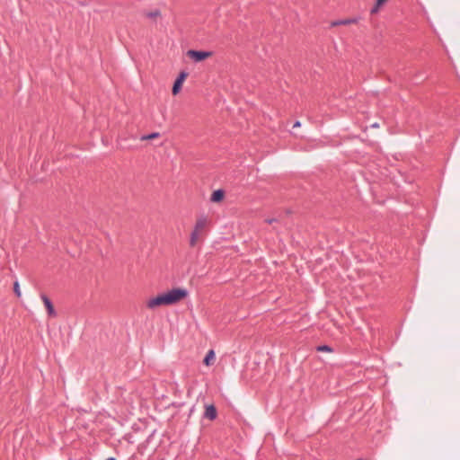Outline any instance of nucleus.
<instances>
[{
  "label": "nucleus",
  "mask_w": 460,
  "mask_h": 460,
  "mask_svg": "<svg viewBox=\"0 0 460 460\" xmlns=\"http://www.w3.org/2000/svg\"><path fill=\"white\" fill-rule=\"evenodd\" d=\"M386 0H376L375 5L371 9V13H376L378 12L379 8L385 4Z\"/></svg>",
  "instance_id": "9b49d317"
},
{
  "label": "nucleus",
  "mask_w": 460,
  "mask_h": 460,
  "mask_svg": "<svg viewBox=\"0 0 460 460\" xmlns=\"http://www.w3.org/2000/svg\"><path fill=\"white\" fill-rule=\"evenodd\" d=\"M214 358H215V351L213 349H210L205 356V358L203 359V363L206 366H209L211 364V360H213Z\"/></svg>",
  "instance_id": "6e6552de"
},
{
  "label": "nucleus",
  "mask_w": 460,
  "mask_h": 460,
  "mask_svg": "<svg viewBox=\"0 0 460 460\" xmlns=\"http://www.w3.org/2000/svg\"><path fill=\"white\" fill-rule=\"evenodd\" d=\"M378 127H379V125H378V123H376H376H373V124L371 125V128H378Z\"/></svg>",
  "instance_id": "a211bd4d"
},
{
  "label": "nucleus",
  "mask_w": 460,
  "mask_h": 460,
  "mask_svg": "<svg viewBox=\"0 0 460 460\" xmlns=\"http://www.w3.org/2000/svg\"><path fill=\"white\" fill-rule=\"evenodd\" d=\"M128 441L129 443H133V441L131 440V438H128Z\"/></svg>",
  "instance_id": "aec40b11"
},
{
  "label": "nucleus",
  "mask_w": 460,
  "mask_h": 460,
  "mask_svg": "<svg viewBox=\"0 0 460 460\" xmlns=\"http://www.w3.org/2000/svg\"><path fill=\"white\" fill-rule=\"evenodd\" d=\"M158 15H160V11L159 10H155L154 12H149V13H146V16L150 17V18L156 17Z\"/></svg>",
  "instance_id": "2eb2a0df"
},
{
  "label": "nucleus",
  "mask_w": 460,
  "mask_h": 460,
  "mask_svg": "<svg viewBox=\"0 0 460 460\" xmlns=\"http://www.w3.org/2000/svg\"><path fill=\"white\" fill-rule=\"evenodd\" d=\"M208 216L205 214H202V215L199 216V217L197 218V221L194 225L193 230L200 233V231L203 228H205V226L208 225Z\"/></svg>",
  "instance_id": "39448f33"
},
{
  "label": "nucleus",
  "mask_w": 460,
  "mask_h": 460,
  "mask_svg": "<svg viewBox=\"0 0 460 460\" xmlns=\"http://www.w3.org/2000/svg\"><path fill=\"white\" fill-rule=\"evenodd\" d=\"M350 22H351L350 20H339V21L333 22L332 23V26H337V25H341V24H349Z\"/></svg>",
  "instance_id": "4468645a"
},
{
  "label": "nucleus",
  "mask_w": 460,
  "mask_h": 460,
  "mask_svg": "<svg viewBox=\"0 0 460 460\" xmlns=\"http://www.w3.org/2000/svg\"><path fill=\"white\" fill-rule=\"evenodd\" d=\"M276 221H277L276 218H267V219H265V222L268 223V224H272V223H274Z\"/></svg>",
  "instance_id": "dca6fc26"
},
{
  "label": "nucleus",
  "mask_w": 460,
  "mask_h": 460,
  "mask_svg": "<svg viewBox=\"0 0 460 460\" xmlns=\"http://www.w3.org/2000/svg\"><path fill=\"white\" fill-rule=\"evenodd\" d=\"M40 298L47 309L49 315L55 317L57 315V312L55 311L52 301L45 294H41Z\"/></svg>",
  "instance_id": "20e7f679"
},
{
  "label": "nucleus",
  "mask_w": 460,
  "mask_h": 460,
  "mask_svg": "<svg viewBox=\"0 0 460 460\" xmlns=\"http://www.w3.org/2000/svg\"><path fill=\"white\" fill-rule=\"evenodd\" d=\"M217 411L216 406L214 404L207 405L205 408L204 417L210 420H214L217 418Z\"/></svg>",
  "instance_id": "423d86ee"
},
{
  "label": "nucleus",
  "mask_w": 460,
  "mask_h": 460,
  "mask_svg": "<svg viewBox=\"0 0 460 460\" xmlns=\"http://www.w3.org/2000/svg\"><path fill=\"white\" fill-rule=\"evenodd\" d=\"M159 136H160V134L158 132H152L150 134L141 136L140 137V140H142V141H144V140H150V139L156 138Z\"/></svg>",
  "instance_id": "9d476101"
},
{
  "label": "nucleus",
  "mask_w": 460,
  "mask_h": 460,
  "mask_svg": "<svg viewBox=\"0 0 460 460\" xmlns=\"http://www.w3.org/2000/svg\"><path fill=\"white\" fill-rule=\"evenodd\" d=\"M316 350L321 352H332L333 349L329 345H320L316 348Z\"/></svg>",
  "instance_id": "f8f14e48"
},
{
  "label": "nucleus",
  "mask_w": 460,
  "mask_h": 460,
  "mask_svg": "<svg viewBox=\"0 0 460 460\" xmlns=\"http://www.w3.org/2000/svg\"><path fill=\"white\" fill-rule=\"evenodd\" d=\"M13 292L15 294V296L17 297H21L22 296V293H21V290H20V284H19V281L16 280L14 283H13Z\"/></svg>",
  "instance_id": "ddd939ff"
},
{
  "label": "nucleus",
  "mask_w": 460,
  "mask_h": 460,
  "mask_svg": "<svg viewBox=\"0 0 460 460\" xmlns=\"http://www.w3.org/2000/svg\"><path fill=\"white\" fill-rule=\"evenodd\" d=\"M188 75H189V73L187 71H181L178 75L177 78L175 79V81L173 83L172 88V93L173 95H177L181 92L182 84L186 80Z\"/></svg>",
  "instance_id": "7ed1b4c3"
},
{
  "label": "nucleus",
  "mask_w": 460,
  "mask_h": 460,
  "mask_svg": "<svg viewBox=\"0 0 460 460\" xmlns=\"http://www.w3.org/2000/svg\"><path fill=\"white\" fill-rule=\"evenodd\" d=\"M224 197H225V190L223 189H217L216 190L213 191L211 197H210V200L212 202H220L224 199Z\"/></svg>",
  "instance_id": "0eeeda50"
},
{
  "label": "nucleus",
  "mask_w": 460,
  "mask_h": 460,
  "mask_svg": "<svg viewBox=\"0 0 460 460\" xmlns=\"http://www.w3.org/2000/svg\"><path fill=\"white\" fill-rule=\"evenodd\" d=\"M212 55L211 51L190 49L187 51V56L190 57L194 62H201Z\"/></svg>",
  "instance_id": "f03ea898"
},
{
  "label": "nucleus",
  "mask_w": 460,
  "mask_h": 460,
  "mask_svg": "<svg viewBox=\"0 0 460 460\" xmlns=\"http://www.w3.org/2000/svg\"><path fill=\"white\" fill-rule=\"evenodd\" d=\"M189 291L183 288H173L170 290L158 294L156 296L149 299L147 306L150 309L161 305H171L178 303L179 301L186 298Z\"/></svg>",
  "instance_id": "f257e3e1"
},
{
  "label": "nucleus",
  "mask_w": 460,
  "mask_h": 460,
  "mask_svg": "<svg viewBox=\"0 0 460 460\" xmlns=\"http://www.w3.org/2000/svg\"><path fill=\"white\" fill-rule=\"evenodd\" d=\"M300 126H301L300 121H299V120H296V121L294 123V126H293V127H294V128H298V127H300Z\"/></svg>",
  "instance_id": "f3484780"
},
{
  "label": "nucleus",
  "mask_w": 460,
  "mask_h": 460,
  "mask_svg": "<svg viewBox=\"0 0 460 460\" xmlns=\"http://www.w3.org/2000/svg\"><path fill=\"white\" fill-rule=\"evenodd\" d=\"M106 460H117V459L115 457L111 456V457L107 458Z\"/></svg>",
  "instance_id": "6ab92c4d"
},
{
  "label": "nucleus",
  "mask_w": 460,
  "mask_h": 460,
  "mask_svg": "<svg viewBox=\"0 0 460 460\" xmlns=\"http://www.w3.org/2000/svg\"><path fill=\"white\" fill-rule=\"evenodd\" d=\"M128 441L129 443H133V441L131 440V438H128Z\"/></svg>",
  "instance_id": "412c9836"
},
{
  "label": "nucleus",
  "mask_w": 460,
  "mask_h": 460,
  "mask_svg": "<svg viewBox=\"0 0 460 460\" xmlns=\"http://www.w3.org/2000/svg\"><path fill=\"white\" fill-rule=\"evenodd\" d=\"M199 232H196L194 230L191 231L190 236V245L191 247L196 245V243H197V241L199 239Z\"/></svg>",
  "instance_id": "1a4fd4ad"
}]
</instances>
